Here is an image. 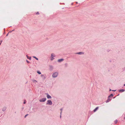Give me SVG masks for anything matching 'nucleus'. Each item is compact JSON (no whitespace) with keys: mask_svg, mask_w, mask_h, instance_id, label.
<instances>
[{"mask_svg":"<svg viewBox=\"0 0 125 125\" xmlns=\"http://www.w3.org/2000/svg\"><path fill=\"white\" fill-rule=\"evenodd\" d=\"M28 115H26L25 116V118L26 117V116H27Z\"/></svg>","mask_w":125,"mask_h":125,"instance_id":"obj_23","label":"nucleus"},{"mask_svg":"<svg viewBox=\"0 0 125 125\" xmlns=\"http://www.w3.org/2000/svg\"><path fill=\"white\" fill-rule=\"evenodd\" d=\"M53 69V67L52 66H50V70H52Z\"/></svg>","mask_w":125,"mask_h":125,"instance_id":"obj_9","label":"nucleus"},{"mask_svg":"<svg viewBox=\"0 0 125 125\" xmlns=\"http://www.w3.org/2000/svg\"><path fill=\"white\" fill-rule=\"evenodd\" d=\"M125 91V90L124 89H121L119 90V92H123Z\"/></svg>","mask_w":125,"mask_h":125,"instance_id":"obj_10","label":"nucleus"},{"mask_svg":"<svg viewBox=\"0 0 125 125\" xmlns=\"http://www.w3.org/2000/svg\"><path fill=\"white\" fill-rule=\"evenodd\" d=\"M37 73L39 74H41V72L39 71H37Z\"/></svg>","mask_w":125,"mask_h":125,"instance_id":"obj_16","label":"nucleus"},{"mask_svg":"<svg viewBox=\"0 0 125 125\" xmlns=\"http://www.w3.org/2000/svg\"><path fill=\"white\" fill-rule=\"evenodd\" d=\"M77 54H83L84 53L82 52H79L76 53Z\"/></svg>","mask_w":125,"mask_h":125,"instance_id":"obj_8","label":"nucleus"},{"mask_svg":"<svg viewBox=\"0 0 125 125\" xmlns=\"http://www.w3.org/2000/svg\"><path fill=\"white\" fill-rule=\"evenodd\" d=\"M36 14H39V13L38 12H36Z\"/></svg>","mask_w":125,"mask_h":125,"instance_id":"obj_20","label":"nucleus"},{"mask_svg":"<svg viewBox=\"0 0 125 125\" xmlns=\"http://www.w3.org/2000/svg\"><path fill=\"white\" fill-rule=\"evenodd\" d=\"M26 61H27V63H28L29 62V61H27V60H26Z\"/></svg>","mask_w":125,"mask_h":125,"instance_id":"obj_26","label":"nucleus"},{"mask_svg":"<svg viewBox=\"0 0 125 125\" xmlns=\"http://www.w3.org/2000/svg\"><path fill=\"white\" fill-rule=\"evenodd\" d=\"M6 109V107H4L2 109V110L3 111H5Z\"/></svg>","mask_w":125,"mask_h":125,"instance_id":"obj_13","label":"nucleus"},{"mask_svg":"<svg viewBox=\"0 0 125 125\" xmlns=\"http://www.w3.org/2000/svg\"><path fill=\"white\" fill-rule=\"evenodd\" d=\"M111 89H110V91H111Z\"/></svg>","mask_w":125,"mask_h":125,"instance_id":"obj_31","label":"nucleus"},{"mask_svg":"<svg viewBox=\"0 0 125 125\" xmlns=\"http://www.w3.org/2000/svg\"><path fill=\"white\" fill-rule=\"evenodd\" d=\"M62 108L61 109H60V110H61V113H62Z\"/></svg>","mask_w":125,"mask_h":125,"instance_id":"obj_19","label":"nucleus"},{"mask_svg":"<svg viewBox=\"0 0 125 125\" xmlns=\"http://www.w3.org/2000/svg\"><path fill=\"white\" fill-rule=\"evenodd\" d=\"M52 101L51 100H48L47 101V103L46 104L51 105L52 104Z\"/></svg>","mask_w":125,"mask_h":125,"instance_id":"obj_2","label":"nucleus"},{"mask_svg":"<svg viewBox=\"0 0 125 125\" xmlns=\"http://www.w3.org/2000/svg\"><path fill=\"white\" fill-rule=\"evenodd\" d=\"M58 75V73L57 72H55L52 75V76L54 78H55L57 77Z\"/></svg>","mask_w":125,"mask_h":125,"instance_id":"obj_1","label":"nucleus"},{"mask_svg":"<svg viewBox=\"0 0 125 125\" xmlns=\"http://www.w3.org/2000/svg\"><path fill=\"white\" fill-rule=\"evenodd\" d=\"M46 98H44L42 99H40L39 100V101L40 102H45L46 100Z\"/></svg>","mask_w":125,"mask_h":125,"instance_id":"obj_3","label":"nucleus"},{"mask_svg":"<svg viewBox=\"0 0 125 125\" xmlns=\"http://www.w3.org/2000/svg\"><path fill=\"white\" fill-rule=\"evenodd\" d=\"M26 103V101H24V104H25Z\"/></svg>","mask_w":125,"mask_h":125,"instance_id":"obj_22","label":"nucleus"},{"mask_svg":"<svg viewBox=\"0 0 125 125\" xmlns=\"http://www.w3.org/2000/svg\"><path fill=\"white\" fill-rule=\"evenodd\" d=\"M2 41H0V44H1V43L2 42Z\"/></svg>","mask_w":125,"mask_h":125,"instance_id":"obj_21","label":"nucleus"},{"mask_svg":"<svg viewBox=\"0 0 125 125\" xmlns=\"http://www.w3.org/2000/svg\"><path fill=\"white\" fill-rule=\"evenodd\" d=\"M8 35V34H7V35H6V36H7Z\"/></svg>","mask_w":125,"mask_h":125,"instance_id":"obj_29","label":"nucleus"},{"mask_svg":"<svg viewBox=\"0 0 125 125\" xmlns=\"http://www.w3.org/2000/svg\"><path fill=\"white\" fill-rule=\"evenodd\" d=\"M53 54H52L51 55V60H52L53 59H54V58L53 57H54V56H53Z\"/></svg>","mask_w":125,"mask_h":125,"instance_id":"obj_5","label":"nucleus"},{"mask_svg":"<svg viewBox=\"0 0 125 125\" xmlns=\"http://www.w3.org/2000/svg\"><path fill=\"white\" fill-rule=\"evenodd\" d=\"M118 122V120H116L115 121V124H116Z\"/></svg>","mask_w":125,"mask_h":125,"instance_id":"obj_15","label":"nucleus"},{"mask_svg":"<svg viewBox=\"0 0 125 125\" xmlns=\"http://www.w3.org/2000/svg\"><path fill=\"white\" fill-rule=\"evenodd\" d=\"M47 94V97L48 99H51L52 98L49 95Z\"/></svg>","mask_w":125,"mask_h":125,"instance_id":"obj_4","label":"nucleus"},{"mask_svg":"<svg viewBox=\"0 0 125 125\" xmlns=\"http://www.w3.org/2000/svg\"><path fill=\"white\" fill-rule=\"evenodd\" d=\"M33 57L34 58H35L36 60H38V59L37 58H36L35 56H33Z\"/></svg>","mask_w":125,"mask_h":125,"instance_id":"obj_18","label":"nucleus"},{"mask_svg":"<svg viewBox=\"0 0 125 125\" xmlns=\"http://www.w3.org/2000/svg\"><path fill=\"white\" fill-rule=\"evenodd\" d=\"M124 86H125V84H124Z\"/></svg>","mask_w":125,"mask_h":125,"instance_id":"obj_30","label":"nucleus"},{"mask_svg":"<svg viewBox=\"0 0 125 125\" xmlns=\"http://www.w3.org/2000/svg\"><path fill=\"white\" fill-rule=\"evenodd\" d=\"M113 96V94H111L110 95L108 96V98L112 97Z\"/></svg>","mask_w":125,"mask_h":125,"instance_id":"obj_11","label":"nucleus"},{"mask_svg":"<svg viewBox=\"0 0 125 125\" xmlns=\"http://www.w3.org/2000/svg\"><path fill=\"white\" fill-rule=\"evenodd\" d=\"M33 82L35 83H37V81L36 80H34L33 81Z\"/></svg>","mask_w":125,"mask_h":125,"instance_id":"obj_14","label":"nucleus"},{"mask_svg":"<svg viewBox=\"0 0 125 125\" xmlns=\"http://www.w3.org/2000/svg\"><path fill=\"white\" fill-rule=\"evenodd\" d=\"M112 91H116V90H112Z\"/></svg>","mask_w":125,"mask_h":125,"instance_id":"obj_27","label":"nucleus"},{"mask_svg":"<svg viewBox=\"0 0 125 125\" xmlns=\"http://www.w3.org/2000/svg\"><path fill=\"white\" fill-rule=\"evenodd\" d=\"M124 118L125 119V117H124Z\"/></svg>","mask_w":125,"mask_h":125,"instance_id":"obj_32","label":"nucleus"},{"mask_svg":"<svg viewBox=\"0 0 125 125\" xmlns=\"http://www.w3.org/2000/svg\"><path fill=\"white\" fill-rule=\"evenodd\" d=\"M111 100V99L109 98L108 97V99L106 101V102L107 103L108 102Z\"/></svg>","mask_w":125,"mask_h":125,"instance_id":"obj_7","label":"nucleus"},{"mask_svg":"<svg viewBox=\"0 0 125 125\" xmlns=\"http://www.w3.org/2000/svg\"><path fill=\"white\" fill-rule=\"evenodd\" d=\"M27 57L28 58V59H29L30 60H31V57H30L28 56L27 55Z\"/></svg>","mask_w":125,"mask_h":125,"instance_id":"obj_17","label":"nucleus"},{"mask_svg":"<svg viewBox=\"0 0 125 125\" xmlns=\"http://www.w3.org/2000/svg\"><path fill=\"white\" fill-rule=\"evenodd\" d=\"M28 115H26L25 116V118L26 117V116H27Z\"/></svg>","mask_w":125,"mask_h":125,"instance_id":"obj_24","label":"nucleus"},{"mask_svg":"<svg viewBox=\"0 0 125 125\" xmlns=\"http://www.w3.org/2000/svg\"><path fill=\"white\" fill-rule=\"evenodd\" d=\"M60 118L61 117V115L60 116Z\"/></svg>","mask_w":125,"mask_h":125,"instance_id":"obj_28","label":"nucleus"},{"mask_svg":"<svg viewBox=\"0 0 125 125\" xmlns=\"http://www.w3.org/2000/svg\"><path fill=\"white\" fill-rule=\"evenodd\" d=\"M98 107H96L95 109L93 111L94 112H95L97 110V109H98Z\"/></svg>","mask_w":125,"mask_h":125,"instance_id":"obj_12","label":"nucleus"},{"mask_svg":"<svg viewBox=\"0 0 125 125\" xmlns=\"http://www.w3.org/2000/svg\"><path fill=\"white\" fill-rule=\"evenodd\" d=\"M64 60V59H59L58 60V61L59 62H60L62 61H63Z\"/></svg>","mask_w":125,"mask_h":125,"instance_id":"obj_6","label":"nucleus"},{"mask_svg":"<svg viewBox=\"0 0 125 125\" xmlns=\"http://www.w3.org/2000/svg\"><path fill=\"white\" fill-rule=\"evenodd\" d=\"M41 76L42 77L43 76H44V75H42V74Z\"/></svg>","mask_w":125,"mask_h":125,"instance_id":"obj_25","label":"nucleus"}]
</instances>
